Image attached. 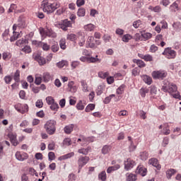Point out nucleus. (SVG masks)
<instances>
[{"mask_svg": "<svg viewBox=\"0 0 181 181\" xmlns=\"http://www.w3.org/2000/svg\"><path fill=\"white\" fill-rule=\"evenodd\" d=\"M40 8L47 15H52L56 9L60 8V3L59 1L52 2L49 0H43Z\"/></svg>", "mask_w": 181, "mask_h": 181, "instance_id": "f257e3e1", "label": "nucleus"}, {"mask_svg": "<svg viewBox=\"0 0 181 181\" xmlns=\"http://www.w3.org/2000/svg\"><path fill=\"white\" fill-rule=\"evenodd\" d=\"M56 121L48 120L44 125V128L48 135H54L56 133Z\"/></svg>", "mask_w": 181, "mask_h": 181, "instance_id": "f03ea898", "label": "nucleus"}, {"mask_svg": "<svg viewBox=\"0 0 181 181\" xmlns=\"http://www.w3.org/2000/svg\"><path fill=\"white\" fill-rule=\"evenodd\" d=\"M162 91L164 93H169V94H173L177 91V86L174 83H170L168 81L164 82L162 88Z\"/></svg>", "mask_w": 181, "mask_h": 181, "instance_id": "7ed1b4c3", "label": "nucleus"}, {"mask_svg": "<svg viewBox=\"0 0 181 181\" xmlns=\"http://www.w3.org/2000/svg\"><path fill=\"white\" fill-rule=\"evenodd\" d=\"M90 160V157L88 156H79L78 159V173H80L81 172V169H83V166H86L87 163H88V161Z\"/></svg>", "mask_w": 181, "mask_h": 181, "instance_id": "20e7f679", "label": "nucleus"}, {"mask_svg": "<svg viewBox=\"0 0 181 181\" xmlns=\"http://www.w3.org/2000/svg\"><path fill=\"white\" fill-rule=\"evenodd\" d=\"M167 59H175L176 57V51L172 49V47H167L162 53Z\"/></svg>", "mask_w": 181, "mask_h": 181, "instance_id": "39448f33", "label": "nucleus"}, {"mask_svg": "<svg viewBox=\"0 0 181 181\" xmlns=\"http://www.w3.org/2000/svg\"><path fill=\"white\" fill-rule=\"evenodd\" d=\"M14 108L18 112H21V114H25V112L29 111V107L26 104L22 105L21 103H17L15 105Z\"/></svg>", "mask_w": 181, "mask_h": 181, "instance_id": "423d86ee", "label": "nucleus"}, {"mask_svg": "<svg viewBox=\"0 0 181 181\" xmlns=\"http://www.w3.org/2000/svg\"><path fill=\"white\" fill-rule=\"evenodd\" d=\"M33 58L35 62H37L40 66H45L46 64V59L45 57L40 56V54L35 52L33 54Z\"/></svg>", "mask_w": 181, "mask_h": 181, "instance_id": "0eeeda50", "label": "nucleus"}, {"mask_svg": "<svg viewBox=\"0 0 181 181\" xmlns=\"http://www.w3.org/2000/svg\"><path fill=\"white\" fill-rule=\"evenodd\" d=\"M40 33L42 36H48V37H57V34L56 33H54V31H53L52 30H50V29H47L46 30H44L43 28H42L40 30Z\"/></svg>", "mask_w": 181, "mask_h": 181, "instance_id": "6e6552de", "label": "nucleus"}, {"mask_svg": "<svg viewBox=\"0 0 181 181\" xmlns=\"http://www.w3.org/2000/svg\"><path fill=\"white\" fill-rule=\"evenodd\" d=\"M124 170L128 171L131 170L134 166L136 165L135 160H132V158H127V160H124Z\"/></svg>", "mask_w": 181, "mask_h": 181, "instance_id": "1a4fd4ad", "label": "nucleus"}, {"mask_svg": "<svg viewBox=\"0 0 181 181\" xmlns=\"http://www.w3.org/2000/svg\"><path fill=\"white\" fill-rule=\"evenodd\" d=\"M168 76V73L165 71H154L152 73V77L153 78H161L163 79Z\"/></svg>", "mask_w": 181, "mask_h": 181, "instance_id": "9d476101", "label": "nucleus"}, {"mask_svg": "<svg viewBox=\"0 0 181 181\" xmlns=\"http://www.w3.org/2000/svg\"><path fill=\"white\" fill-rule=\"evenodd\" d=\"M17 8H18V6H16V4H11L8 12V13H11V12L16 11V12H18V13H22L23 12H25V11H26L25 7H22L21 9H17Z\"/></svg>", "mask_w": 181, "mask_h": 181, "instance_id": "9b49d317", "label": "nucleus"}, {"mask_svg": "<svg viewBox=\"0 0 181 181\" xmlns=\"http://www.w3.org/2000/svg\"><path fill=\"white\" fill-rule=\"evenodd\" d=\"M16 158L18 160L23 162V160H26L29 156L26 153H21V151H17L16 153Z\"/></svg>", "mask_w": 181, "mask_h": 181, "instance_id": "f8f14e48", "label": "nucleus"}, {"mask_svg": "<svg viewBox=\"0 0 181 181\" xmlns=\"http://www.w3.org/2000/svg\"><path fill=\"white\" fill-rule=\"evenodd\" d=\"M148 163L149 165H152V166H154V168H156L158 170H160V169L162 168V165L159 164V161L155 158H151L148 160Z\"/></svg>", "mask_w": 181, "mask_h": 181, "instance_id": "ddd939ff", "label": "nucleus"}, {"mask_svg": "<svg viewBox=\"0 0 181 181\" xmlns=\"http://www.w3.org/2000/svg\"><path fill=\"white\" fill-rule=\"evenodd\" d=\"M179 4H180V0H176L170 6V10L171 12H177V11H180Z\"/></svg>", "mask_w": 181, "mask_h": 181, "instance_id": "4468645a", "label": "nucleus"}, {"mask_svg": "<svg viewBox=\"0 0 181 181\" xmlns=\"http://www.w3.org/2000/svg\"><path fill=\"white\" fill-rule=\"evenodd\" d=\"M147 170L142 165H139L136 170V173L137 175H141V176H146Z\"/></svg>", "mask_w": 181, "mask_h": 181, "instance_id": "2eb2a0df", "label": "nucleus"}, {"mask_svg": "<svg viewBox=\"0 0 181 181\" xmlns=\"http://www.w3.org/2000/svg\"><path fill=\"white\" fill-rule=\"evenodd\" d=\"M138 57L140 59H142L144 62H153V57L148 54L146 55H144V54H138Z\"/></svg>", "mask_w": 181, "mask_h": 181, "instance_id": "dca6fc26", "label": "nucleus"}, {"mask_svg": "<svg viewBox=\"0 0 181 181\" xmlns=\"http://www.w3.org/2000/svg\"><path fill=\"white\" fill-rule=\"evenodd\" d=\"M138 36H139V40L146 41L149 40V39L152 37V34H151V33H142L141 35H139V34H136L137 37Z\"/></svg>", "mask_w": 181, "mask_h": 181, "instance_id": "f3484780", "label": "nucleus"}, {"mask_svg": "<svg viewBox=\"0 0 181 181\" xmlns=\"http://www.w3.org/2000/svg\"><path fill=\"white\" fill-rule=\"evenodd\" d=\"M88 47H90V49H95L97 46H95V44L94 43V37L89 36L88 37L87 42H86Z\"/></svg>", "mask_w": 181, "mask_h": 181, "instance_id": "a211bd4d", "label": "nucleus"}, {"mask_svg": "<svg viewBox=\"0 0 181 181\" xmlns=\"http://www.w3.org/2000/svg\"><path fill=\"white\" fill-rule=\"evenodd\" d=\"M138 180V176L136 175V174H134V173H127L126 174V180L127 181H136Z\"/></svg>", "mask_w": 181, "mask_h": 181, "instance_id": "6ab92c4d", "label": "nucleus"}, {"mask_svg": "<svg viewBox=\"0 0 181 181\" xmlns=\"http://www.w3.org/2000/svg\"><path fill=\"white\" fill-rule=\"evenodd\" d=\"M68 90L70 93H76L77 91V86L74 85V81H71L68 83Z\"/></svg>", "mask_w": 181, "mask_h": 181, "instance_id": "aec40b11", "label": "nucleus"}, {"mask_svg": "<svg viewBox=\"0 0 181 181\" xmlns=\"http://www.w3.org/2000/svg\"><path fill=\"white\" fill-rule=\"evenodd\" d=\"M95 28V25L93 23H89L83 26V29L86 30V32H94Z\"/></svg>", "mask_w": 181, "mask_h": 181, "instance_id": "412c9836", "label": "nucleus"}, {"mask_svg": "<svg viewBox=\"0 0 181 181\" xmlns=\"http://www.w3.org/2000/svg\"><path fill=\"white\" fill-rule=\"evenodd\" d=\"M111 149H112V146L111 145H105L102 148L101 153L103 155H107V153H110Z\"/></svg>", "mask_w": 181, "mask_h": 181, "instance_id": "4be33fe9", "label": "nucleus"}, {"mask_svg": "<svg viewBox=\"0 0 181 181\" xmlns=\"http://www.w3.org/2000/svg\"><path fill=\"white\" fill-rule=\"evenodd\" d=\"M148 11H151V12H156L157 13H159L160 12H162V7L160 6H149L148 7Z\"/></svg>", "mask_w": 181, "mask_h": 181, "instance_id": "5701e85b", "label": "nucleus"}, {"mask_svg": "<svg viewBox=\"0 0 181 181\" xmlns=\"http://www.w3.org/2000/svg\"><path fill=\"white\" fill-rule=\"evenodd\" d=\"M121 168L119 164H116L113 166L108 167L107 169V173H112V172H115V170H118Z\"/></svg>", "mask_w": 181, "mask_h": 181, "instance_id": "b1692460", "label": "nucleus"}, {"mask_svg": "<svg viewBox=\"0 0 181 181\" xmlns=\"http://www.w3.org/2000/svg\"><path fill=\"white\" fill-rule=\"evenodd\" d=\"M141 78L146 84H148V86H151L152 84V78L148 75H142Z\"/></svg>", "mask_w": 181, "mask_h": 181, "instance_id": "393cba45", "label": "nucleus"}, {"mask_svg": "<svg viewBox=\"0 0 181 181\" xmlns=\"http://www.w3.org/2000/svg\"><path fill=\"white\" fill-rule=\"evenodd\" d=\"M42 80L45 83H49L50 80H52V75H50V73L49 72H45L42 74Z\"/></svg>", "mask_w": 181, "mask_h": 181, "instance_id": "a878e982", "label": "nucleus"}, {"mask_svg": "<svg viewBox=\"0 0 181 181\" xmlns=\"http://www.w3.org/2000/svg\"><path fill=\"white\" fill-rule=\"evenodd\" d=\"M133 63H135L136 64H137L138 67H139L140 69H142L143 67H146V64H145V62L141 59H134Z\"/></svg>", "mask_w": 181, "mask_h": 181, "instance_id": "bb28decb", "label": "nucleus"}, {"mask_svg": "<svg viewBox=\"0 0 181 181\" xmlns=\"http://www.w3.org/2000/svg\"><path fill=\"white\" fill-rule=\"evenodd\" d=\"M177 171L173 168H170L166 171L167 179H171L173 175H176Z\"/></svg>", "mask_w": 181, "mask_h": 181, "instance_id": "cd10ccee", "label": "nucleus"}, {"mask_svg": "<svg viewBox=\"0 0 181 181\" xmlns=\"http://www.w3.org/2000/svg\"><path fill=\"white\" fill-rule=\"evenodd\" d=\"M91 147L88 146L86 148H82L78 150V153L82 155H88V152H91Z\"/></svg>", "mask_w": 181, "mask_h": 181, "instance_id": "c85d7f7f", "label": "nucleus"}, {"mask_svg": "<svg viewBox=\"0 0 181 181\" xmlns=\"http://www.w3.org/2000/svg\"><path fill=\"white\" fill-rule=\"evenodd\" d=\"M74 156V152H71L64 156L59 157V160H66V159H70V158H73Z\"/></svg>", "mask_w": 181, "mask_h": 181, "instance_id": "c756f323", "label": "nucleus"}, {"mask_svg": "<svg viewBox=\"0 0 181 181\" xmlns=\"http://www.w3.org/2000/svg\"><path fill=\"white\" fill-rule=\"evenodd\" d=\"M17 25L18 28H21L22 29L26 28V22L22 17H19Z\"/></svg>", "mask_w": 181, "mask_h": 181, "instance_id": "7c9ffc66", "label": "nucleus"}, {"mask_svg": "<svg viewBox=\"0 0 181 181\" xmlns=\"http://www.w3.org/2000/svg\"><path fill=\"white\" fill-rule=\"evenodd\" d=\"M74 129V124H69L66 126L64 128V131L65 134H70L71 132H73Z\"/></svg>", "mask_w": 181, "mask_h": 181, "instance_id": "2f4dec72", "label": "nucleus"}, {"mask_svg": "<svg viewBox=\"0 0 181 181\" xmlns=\"http://www.w3.org/2000/svg\"><path fill=\"white\" fill-rule=\"evenodd\" d=\"M148 93H149V89L148 88H141L139 90V94L142 98H145Z\"/></svg>", "mask_w": 181, "mask_h": 181, "instance_id": "473e14b6", "label": "nucleus"}, {"mask_svg": "<svg viewBox=\"0 0 181 181\" xmlns=\"http://www.w3.org/2000/svg\"><path fill=\"white\" fill-rule=\"evenodd\" d=\"M88 63H101V59H98V55H96L95 57H88Z\"/></svg>", "mask_w": 181, "mask_h": 181, "instance_id": "72a5a7b5", "label": "nucleus"}, {"mask_svg": "<svg viewBox=\"0 0 181 181\" xmlns=\"http://www.w3.org/2000/svg\"><path fill=\"white\" fill-rule=\"evenodd\" d=\"M20 35L21 34L19 33V32L13 31V35L10 38V42H15V40H18Z\"/></svg>", "mask_w": 181, "mask_h": 181, "instance_id": "f704fd0d", "label": "nucleus"}, {"mask_svg": "<svg viewBox=\"0 0 181 181\" xmlns=\"http://www.w3.org/2000/svg\"><path fill=\"white\" fill-rule=\"evenodd\" d=\"M13 80L16 83H19V81H21V71L18 69H17L14 74Z\"/></svg>", "mask_w": 181, "mask_h": 181, "instance_id": "c9c22d12", "label": "nucleus"}, {"mask_svg": "<svg viewBox=\"0 0 181 181\" xmlns=\"http://www.w3.org/2000/svg\"><path fill=\"white\" fill-rule=\"evenodd\" d=\"M162 134L163 135H169L170 134V129H169V125L168 124H164Z\"/></svg>", "mask_w": 181, "mask_h": 181, "instance_id": "e433bc0d", "label": "nucleus"}, {"mask_svg": "<svg viewBox=\"0 0 181 181\" xmlns=\"http://www.w3.org/2000/svg\"><path fill=\"white\" fill-rule=\"evenodd\" d=\"M2 57H3V59L4 60H11L12 57V54L9 52H4L2 54Z\"/></svg>", "mask_w": 181, "mask_h": 181, "instance_id": "4c0bfd02", "label": "nucleus"}, {"mask_svg": "<svg viewBox=\"0 0 181 181\" xmlns=\"http://www.w3.org/2000/svg\"><path fill=\"white\" fill-rule=\"evenodd\" d=\"M93 110H95V105L90 103L86 106L85 111L86 112H90V111H93Z\"/></svg>", "mask_w": 181, "mask_h": 181, "instance_id": "58836bf2", "label": "nucleus"}, {"mask_svg": "<svg viewBox=\"0 0 181 181\" xmlns=\"http://www.w3.org/2000/svg\"><path fill=\"white\" fill-rule=\"evenodd\" d=\"M132 39V35L129 34H126L122 36V42H124V43H128L129 40Z\"/></svg>", "mask_w": 181, "mask_h": 181, "instance_id": "ea45409f", "label": "nucleus"}, {"mask_svg": "<svg viewBox=\"0 0 181 181\" xmlns=\"http://www.w3.org/2000/svg\"><path fill=\"white\" fill-rule=\"evenodd\" d=\"M78 142H81V146H86V145H88V139L86 137H83L82 139H78Z\"/></svg>", "mask_w": 181, "mask_h": 181, "instance_id": "a19ab883", "label": "nucleus"}, {"mask_svg": "<svg viewBox=\"0 0 181 181\" xmlns=\"http://www.w3.org/2000/svg\"><path fill=\"white\" fill-rule=\"evenodd\" d=\"M40 47H42V50H45V52L50 50V45H47L46 42H41Z\"/></svg>", "mask_w": 181, "mask_h": 181, "instance_id": "79ce46f5", "label": "nucleus"}, {"mask_svg": "<svg viewBox=\"0 0 181 181\" xmlns=\"http://www.w3.org/2000/svg\"><path fill=\"white\" fill-rule=\"evenodd\" d=\"M81 84L82 86V90L83 93H87L88 91V86L87 85V83L86 81H81Z\"/></svg>", "mask_w": 181, "mask_h": 181, "instance_id": "37998d69", "label": "nucleus"}, {"mask_svg": "<svg viewBox=\"0 0 181 181\" xmlns=\"http://www.w3.org/2000/svg\"><path fill=\"white\" fill-rule=\"evenodd\" d=\"M86 107V103H83V101L80 100L77 104H76V108L81 111H83Z\"/></svg>", "mask_w": 181, "mask_h": 181, "instance_id": "c03bdc74", "label": "nucleus"}, {"mask_svg": "<svg viewBox=\"0 0 181 181\" xmlns=\"http://www.w3.org/2000/svg\"><path fill=\"white\" fill-rule=\"evenodd\" d=\"M26 43V39L21 38L16 41V46H18V47H22L23 45Z\"/></svg>", "mask_w": 181, "mask_h": 181, "instance_id": "a18cd8bd", "label": "nucleus"}, {"mask_svg": "<svg viewBox=\"0 0 181 181\" xmlns=\"http://www.w3.org/2000/svg\"><path fill=\"white\" fill-rule=\"evenodd\" d=\"M59 46L62 50H66V48L67 47L66 46V39L62 38L59 41Z\"/></svg>", "mask_w": 181, "mask_h": 181, "instance_id": "49530a36", "label": "nucleus"}, {"mask_svg": "<svg viewBox=\"0 0 181 181\" xmlns=\"http://www.w3.org/2000/svg\"><path fill=\"white\" fill-rule=\"evenodd\" d=\"M59 44L57 42H54V44L51 47L52 52H53L54 53H56L59 52Z\"/></svg>", "mask_w": 181, "mask_h": 181, "instance_id": "de8ad7c7", "label": "nucleus"}, {"mask_svg": "<svg viewBox=\"0 0 181 181\" xmlns=\"http://www.w3.org/2000/svg\"><path fill=\"white\" fill-rule=\"evenodd\" d=\"M69 64V62H67V61H64L62 60L58 63H57V66L59 68V69H63V67L64 66H67Z\"/></svg>", "mask_w": 181, "mask_h": 181, "instance_id": "09e8293b", "label": "nucleus"}, {"mask_svg": "<svg viewBox=\"0 0 181 181\" xmlns=\"http://www.w3.org/2000/svg\"><path fill=\"white\" fill-rule=\"evenodd\" d=\"M98 178L102 180V181H105L107 180V174L105 173V171H103L101 172L99 175H98Z\"/></svg>", "mask_w": 181, "mask_h": 181, "instance_id": "8fccbe9b", "label": "nucleus"}, {"mask_svg": "<svg viewBox=\"0 0 181 181\" xmlns=\"http://www.w3.org/2000/svg\"><path fill=\"white\" fill-rule=\"evenodd\" d=\"M114 97H115V95H114V94L110 95L109 96H107L105 98V100H103V103L105 104H110L111 100H112V98H114Z\"/></svg>", "mask_w": 181, "mask_h": 181, "instance_id": "3c124183", "label": "nucleus"}, {"mask_svg": "<svg viewBox=\"0 0 181 181\" xmlns=\"http://www.w3.org/2000/svg\"><path fill=\"white\" fill-rule=\"evenodd\" d=\"M156 93H158V88L155 86H150V93L151 95H156Z\"/></svg>", "mask_w": 181, "mask_h": 181, "instance_id": "603ef678", "label": "nucleus"}, {"mask_svg": "<svg viewBox=\"0 0 181 181\" xmlns=\"http://www.w3.org/2000/svg\"><path fill=\"white\" fill-rule=\"evenodd\" d=\"M124 90H125V85H121L116 90L117 94H124Z\"/></svg>", "mask_w": 181, "mask_h": 181, "instance_id": "864d4df0", "label": "nucleus"}, {"mask_svg": "<svg viewBox=\"0 0 181 181\" xmlns=\"http://www.w3.org/2000/svg\"><path fill=\"white\" fill-rule=\"evenodd\" d=\"M68 40H71V42H74V40H77V35L75 34H69L66 37Z\"/></svg>", "mask_w": 181, "mask_h": 181, "instance_id": "5fc2aeb1", "label": "nucleus"}, {"mask_svg": "<svg viewBox=\"0 0 181 181\" xmlns=\"http://www.w3.org/2000/svg\"><path fill=\"white\" fill-rule=\"evenodd\" d=\"M103 90H104V87L103 86H98V88L95 90V93L97 95H101L103 93Z\"/></svg>", "mask_w": 181, "mask_h": 181, "instance_id": "6e6d98bb", "label": "nucleus"}, {"mask_svg": "<svg viewBox=\"0 0 181 181\" xmlns=\"http://www.w3.org/2000/svg\"><path fill=\"white\" fill-rule=\"evenodd\" d=\"M45 100L48 105H51L54 103V98H53L52 96L47 97Z\"/></svg>", "mask_w": 181, "mask_h": 181, "instance_id": "4d7b16f0", "label": "nucleus"}, {"mask_svg": "<svg viewBox=\"0 0 181 181\" xmlns=\"http://www.w3.org/2000/svg\"><path fill=\"white\" fill-rule=\"evenodd\" d=\"M78 16H86V9L81 8L78 10L77 12Z\"/></svg>", "mask_w": 181, "mask_h": 181, "instance_id": "13d9d810", "label": "nucleus"}, {"mask_svg": "<svg viewBox=\"0 0 181 181\" xmlns=\"http://www.w3.org/2000/svg\"><path fill=\"white\" fill-rule=\"evenodd\" d=\"M140 156L142 160H146V159H148V157L149 156V154L148 153V152L144 151L141 153Z\"/></svg>", "mask_w": 181, "mask_h": 181, "instance_id": "bf43d9fd", "label": "nucleus"}, {"mask_svg": "<svg viewBox=\"0 0 181 181\" xmlns=\"http://www.w3.org/2000/svg\"><path fill=\"white\" fill-rule=\"evenodd\" d=\"M111 36L108 34H105L103 37V40H104L105 43H108V42L111 41Z\"/></svg>", "mask_w": 181, "mask_h": 181, "instance_id": "052dcab7", "label": "nucleus"}, {"mask_svg": "<svg viewBox=\"0 0 181 181\" xmlns=\"http://www.w3.org/2000/svg\"><path fill=\"white\" fill-rule=\"evenodd\" d=\"M50 109L52 111H57V110H59V104H57V103L54 102L51 106H50Z\"/></svg>", "mask_w": 181, "mask_h": 181, "instance_id": "680f3d73", "label": "nucleus"}, {"mask_svg": "<svg viewBox=\"0 0 181 181\" xmlns=\"http://www.w3.org/2000/svg\"><path fill=\"white\" fill-rule=\"evenodd\" d=\"M140 70L138 69V67H136L132 69V76H134V77H136V76H139Z\"/></svg>", "mask_w": 181, "mask_h": 181, "instance_id": "e2e57ef3", "label": "nucleus"}, {"mask_svg": "<svg viewBox=\"0 0 181 181\" xmlns=\"http://www.w3.org/2000/svg\"><path fill=\"white\" fill-rule=\"evenodd\" d=\"M98 76L100 78H106V77H108V72L100 71L98 73Z\"/></svg>", "mask_w": 181, "mask_h": 181, "instance_id": "0e129e2a", "label": "nucleus"}, {"mask_svg": "<svg viewBox=\"0 0 181 181\" xmlns=\"http://www.w3.org/2000/svg\"><path fill=\"white\" fill-rule=\"evenodd\" d=\"M4 81L6 84H11V81H12V76H6L4 77Z\"/></svg>", "mask_w": 181, "mask_h": 181, "instance_id": "69168bd1", "label": "nucleus"}, {"mask_svg": "<svg viewBox=\"0 0 181 181\" xmlns=\"http://www.w3.org/2000/svg\"><path fill=\"white\" fill-rule=\"evenodd\" d=\"M48 158H49V160H54V159H56V155L54 154V152H49L48 153Z\"/></svg>", "mask_w": 181, "mask_h": 181, "instance_id": "338daca9", "label": "nucleus"}, {"mask_svg": "<svg viewBox=\"0 0 181 181\" xmlns=\"http://www.w3.org/2000/svg\"><path fill=\"white\" fill-rule=\"evenodd\" d=\"M42 76H35V84H37V86L40 85V83H42Z\"/></svg>", "mask_w": 181, "mask_h": 181, "instance_id": "774afa93", "label": "nucleus"}]
</instances>
